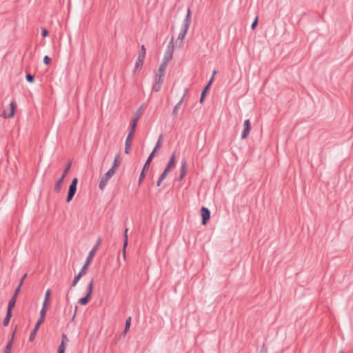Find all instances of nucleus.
Returning <instances> with one entry per match:
<instances>
[{
    "instance_id": "48",
    "label": "nucleus",
    "mask_w": 353,
    "mask_h": 353,
    "mask_svg": "<svg viewBox=\"0 0 353 353\" xmlns=\"http://www.w3.org/2000/svg\"><path fill=\"white\" fill-rule=\"evenodd\" d=\"M158 150H159L158 148H156L154 147V149L152 150V152H151L150 154L154 157H155V155H156V152H157V151Z\"/></svg>"
},
{
    "instance_id": "33",
    "label": "nucleus",
    "mask_w": 353,
    "mask_h": 353,
    "mask_svg": "<svg viewBox=\"0 0 353 353\" xmlns=\"http://www.w3.org/2000/svg\"><path fill=\"white\" fill-rule=\"evenodd\" d=\"M71 165H72V162H71V161H69V162L68 163L65 168L63 170V174H68V172H69V170H70V169L71 168Z\"/></svg>"
},
{
    "instance_id": "25",
    "label": "nucleus",
    "mask_w": 353,
    "mask_h": 353,
    "mask_svg": "<svg viewBox=\"0 0 353 353\" xmlns=\"http://www.w3.org/2000/svg\"><path fill=\"white\" fill-rule=\"evenodd\" d=\"M46 312H47V308H43V307L41 308V310L40 311V316H39V319H38V321H40L41 322L44 321L46 315Z\"/></svg>"
},
{
    "instance_id": "7",
    "label": "nucleus",
    "mask_w": 353,
    "mask_h": 353,
    "mask_svg": "<svg viewBox=\"0 0 353 353\" xmlns=\"http://www.w3.org/2000/svg\"><path fill=\"white\" fill-rule=\"evenodd\" d=\"M201 214L202 217V225H206L210 219V211L206 207H202L201 209Z\"/></svg>"
},
{
    "instance_id": "3",
    "label": "nucleus",
    "mask_w": 353,
    "mask_h": 353,
    "mask_svg": "<svg viewBox=\"0 0 353 353\" xmlns=\"http://www.w3.org/2000/svg\"><path fill=\"white\" fill-rule=\"evenodd\" d=\"M93 286H94V281H93V279H92L88 285L85 295L83 297L79 299L78 303L79 304H81V305H85L89 303V301H90V299H91V296H92V290H93Z\"/></svg>"
},
{
    "instance_id": "40",
    "label": "nucleus",
    "mask_w": 353,
    "mask_h": 353,
    "mask_svg": "<svg viewBox=\"0 0 353 353\" xmlns=\"http://www.w3.org/2000/svg\"><path fill=\"white\" fill-rule=\"evenodd\" d=\"M10 321V318H8V317H6L4 318L3 319V324L4 326H8V324H9V322Z\"/></svg>"
},
{
    "instance_id": "51",
    "label": "nucleus",
    "mask_w": 353,
    "mask_h": 353,
    "mask_svg": "<svg viewBox=\"0 0 353 353\" xmlns=\"http://www.w3.org/2000/svg\"><path fill=\"white\" fill-rule=\"evenodd\" d=\"M212 79H213V77L211 78V79L210 80L209 83H208V85L205 87V89H208L209 88V87L211 85V83L212 81Z\"/></svg>"
},
{
    "instance_id": "21",
    "label": "nucleus",
    "mask_w": 353,
    "mask_h": 353,
    "mask_svg": "<svg viewBox=\"0 0 353 353\" xmlns=\"http://www.w3.org/2000/svg\"><path fill=\"white\" fill-rule=\"evenodd\" d=\"M128 229L126 228L124 232V241H123V257H125V248L128 245Z\"/></svg>"
},
{
    "instance_id": "47",
    "label": "nucleus",
    "mask_w": 353,
    "mask_h": 353,
    "mask_svg": "<svg viewBox=\"0 0 353 353\" xmlns=\"http://www.w3.org/2000/svg\"><path fill=\"white\" fill-rule=\"evenodd\" d=\"M158 150H159L158 148H156L154 147V149L152 150V152H151L150 154L154 157H155V155H156V152H157V151Z\"/></svg>"
},
{
    "instance_id": "16",
    "label": "nucleus",
    "mask_w": 353,
    "mask_h": 353,
    "mask_svg": "<svg viewBox=\"0 0 353 353\" xmlns=\"http://www.w3.org/2000/svg\"><path fill=\"white\" fill-rule=\"evenodd\" d=\"M185 92L183 94V97H181V99L179 100V101L175 105V106L174 107V109L172 110V114L174 116V117H176L178 115V110L179 109V108L181 107L183 101V99H184V97H185Z\"/></svg>"
},
{
    "instance_id": "9",
    "label": "nucleus",
    "mask_w": 353,
    "mask_h": 353,
    "mask_svg": "<svg viewBox=\"0 0 353 353\" xmlns=\"http://www.w3.org/2000/svg\"><path fill=\"white\" fill-rule=\"evenodd\" d=\"M167 66L168 65L163 64V63H161V65H159L157 73V81L158 83L163 81V78L164 77Z\"/></svg>"
},
{
    "instance_id": "26",
    "label": "nucleus",
    "mask_w": 353,
    "mask_h": 353,
    "mask_svg": "<svg viewBox=\"0 0 353 353\" xmlns=\"http://www.w3.org/2000/svg\"><path fill=\"white\" fill-rule=\"evenodd\" d=\"M210 90H202V92L201 94V97H200V103H202L205 97H206V95L208 94V93L209 92Z\"/></svg>"
},
{
    "instance_id": "56",
    "label": "nucleus",
    "mask_w": 353,
    "mask_h": 353,
    "mask_svg": "<svg viewBox=\"0 0 353 353\" xmlns=\"http://www.w3.org/2000/svg\"><path fill=\"white\" fill-rule=\"evenodd\" d=\"M26 276H27V274H25L23 276V277L21 278V279H23V280L24 281V279H26Z\"/></svg>"
},
{
    "instance_id": "24",
    "label": "nucleus",
    "mask_w": 353,
    "mask_h": 353,
    "mask_svg": "<svg viewBox=\"0 0 353 353\" xmlns=\"http://www.w3.org/2000/svg\"><path fill=\"white\" fill-rule=\"evenodd\" d=\"M63 183V181L59 179L56 182L54 187V191L56 192H59L61 188V184Z\"/></svg>"
},
{
    "instance_id": "11",
    "label": "nucleus",
    "mask_w": 353,
    "mask_h": 353,
    "mask_svg": "<svg viewBox=\"0 0 353 353\" xmlns=\"http://www.w3.org/2000/svg\"><path fill=\"white\" fill-rule=\"evenodd\" d=\"M187 167H188L187 161L185 160H183L181 161V165L180 174L176 179L178 181H181L184 178L185 175L186 174Z\"/></svg>"
},
{
    "instance_id": "15",
    "label": "nucleus",
    "mask_w": 353,
    "mask_h": 353,
    "mask_svg": "<svg viewBox=\"0 0 353 353\" xmlns=\"http://www.w3.org/2000/svg\"><path fill=\"white\" fill-rule=\"evenodd\" d=\"M14 334H15V332H13L11 339L7 343V344L5 347L3 353H10L11 352V349H12V347L13 345V341H14Z\"/></svg>"
},
{
    "instance_id": "58",
    "label": "nucleus",
    "mask_w": 353,
    "mask_h": 353,
    "mask_svg": "<svg viewBox=\"0 0 353 353\" xmlns=\"http://www.w3.org/2000/svg\"><path fill=\"white\" fill-rule=\"evenodd\" d=\"M340 353H343V352L342 351V352H341Z\"/></svg>"
},
{
    "instance_id": "42",
    "label": "nucleus",
    "mask_w": 353,
    "mask_h": 353,
    "mask_svg": "<svg viewBox=\"0 0 353 353\" xmlns=\"http://www.w3.org/2000/svg\"><path fill=\"white\" fill-rule=\"evenodd\" d=\"M257 23H258V19L256 18L251 26L252 29L254 30L256 28V26H257Z\"/></svg>"
},
{
    "instance_id": "41",
    "label": "nucleus",
    "mask_w": 353,
    "mask_h": 353,
    "mask_svg": "<svg viewBox=\"0 0 353 353\" xmlns=\"http://www.w3.org/2000/svg\"><path fill=\"white\" fill-rule=\"evenodd\" d=\"M20 289H21L20 285H18L17 288L15 289L14 292L12 295L17 297L19 295V293L20 292Z\"/></svg>"
},
{
    "instance_id": "50",
    "label": "nucleus",
    "mask_w": 353,
    "mask_h": 353,
    "mask_svg": "<svg viewBox=\"0 0 353 353\" xmlns=\"http://www.w3.org/2000/svg\"><path fill=\"white\" fill-rule=\"evenodd\" d=\"M166 176H167V175H165V174H163V173L162 172V174L160 175V176H159V177H160V179H161V180H164V179L166 178Z\"/></svg>"
},
{
    "instance_id": "39",
    "label": "nucleus",
    "mask_w": 353,
    "mask_h": 353,
    "mask_svg": "<svg viewBox=\"0 0 353 353\" xmlns=\"http://www.w3.org/2000/svg\"><path fill=\"white\" fill-rule=\"evenodd\" d=\"M50 294H51V291L50 289H48L46 292V294H45V299H50Z\"/></svg>"
},
{
    "instance_id": "44",
    "label": "nucleus",
    "mask_w": 353,
    "mask_h": 353,
    "mask_svg": "<svg viewBox=\"0 0 353 353\" xmlns=\"http://www.w3.org/2000/svg\"><path fill=\"white\" fill-rule=\"evenodd\" d=\"M171 170L172 169H170L166 166L165 170H163V173L168 176V173L170 172Z\"/></svg>"
},
{
    "instance_id": "12",
    "label": "nucleus",
    "mask_w": 353,
    "mask_h": 353,
    "mask_svg": "<svg viewBox=\"0 0 353 353\" xmlns=\"http://www.w3.org/2000/svg\"><path fill=\"white\" fill-rule=\"evenodd\" d=\"M43 322H41L40 321H37V322L36 323V324L34 325V329L32 330L31 333H30V335L29 336V341H33L34 340V338H35V336L37 334V332L40 327V325L43 323Z\"/></svg>"
},
{
    "instance_id": "34",
    "label": "nucleus",
    "mask_w": 353,
    "mask_h": 353,
    "mask_svg": "<svg viewBox=\"0 0 353 353\" xmlns=\"http://www.w3.org/2000/svg\"><path fill=\"white\" fill-rule=\"evenodd\" d=\"M12 308L8 307L7 308V312H6V317L11 319V317L12 316Z\"/></svg>"
},
{
    "instance_id": "1",
    "label": "nucleus",
    "mask_w": 353,
    "mask_h": 353,
    "mask_svg": "<svg viewBox=\"0 0 353 353\" xmlns=\"http://www.w3.org/2000/svg\"><path fill=\"white\" fill-rule=\"evenodd\" d=\"M191 23V11L190 9L188 10V14L185 19L183 21L179 33L178 34L177 39L174 41L172 38L170 46H172V50H175L176 48H181L183 46V40L187 34L188 29L190 28V25Z\"/></svg>"
},
{
    "instance_id": "46",
    "label": "nucleus",
    "mask_w": 353,
    "mask_h": 353,
    "mask_svg": "<svg viewBox=\"0 0 353 353\" xmlns=\"http://www.w3.org/2000/svg\"><path fill=\"white\" fill-rule=\"evenodd\" d=\"M171 170L172 169H170L166 166L165 170H163V173L168 176V173L170 172Z\"/></svg>"
},
{
    "instance_id": "31",
    "label": "nucleus",
    "mask_w": 353,
    "mask_h": 353,
    "mask_svg": "<svg viewBox=\"0 0 353 353\" xmlns=\"http://www.w3.org/2000/svg\"><path fill=\"white\" fill-rule=\"evenodd\" d=\"M147 170H144L143 168L142 169V171L140 174V176H139V183H141L142 181L145 179V172Z\"/></svg>"
},
{
    "instance_id": "20",
    "label": "nucleus",
    "mask_w": 353,
    "mask_h": 353,
    "mask_svg": "<svg viewBox=\"0 0 353 353\" xmlns=\"http://www.w3.org/2000/svg\"><path fill=\"white\" fill-rule=\"evenodd\" d=\"M120 160H119V154H117L114 157V161H113V164L112 165V167L110 168V170H113L114 172H116V170L117 168L119 167V165H120Z\"/></svg>"
},
{
    "instance_id": "30",
    "label": "nucleus",
    "mask_w": 353,
    "mask_h": 353,
    "mask_svg": "<svg viewBox=\"0 0 353 353\" xmlns=\"http://www.w3.org/2000/svg\"><path fill=\"white\" fill-rule=\"evenodd\" d=\"M141 114H142L141 108H139V109L137 110V111L135 112L132 118L137 119V121H139Z\"/></svg>"
},
{
    "instance_id": "52",
    "label": "nucleus",
    "mask_w": 353,
    "mask_h": 353,
    "mask_svg": "<svg viewBox=\"0 0 353 353\" xmlns=\"http://www.w3.org/2000/svg\"><path fill=\"white\" fill-rule=\"evenodd\" d=\"M163 181V180H161V179H160V177H159V179H158V181H157V186H160Z\"/></svg>"
},
{
    "instance_id": "27",
    "label": "nucleus",
    "mask_w": 353,
    "mask_h": 353,
    "mask_svg": "<svg viewBox=\"0 0 353 353\" xmlns=\"http://www.w3.org/2000/svg\"><path fill=\"white\" fill-rule=\"evenodd\" d=\"M130 324H131V317L130 316L125 321V329H124V332H123L124 334H125L130 329Z\"/></svg>"
},
{
    "instance_id": "38",
    "label": "nucleus",
    "mask_w": 353,
    "mask_h": 353,
    "mask_svg": "<svg viewBox=\"0 0 353 353\" xmlns=\"http://www.w3.org/2000/svg\"><path fill=\"white\" fill-rule=\"evenodd\" d=\"M41 34L43 37H46L48 35V32L46 29L42 28H41Z\"/></svg>"
},
{
    "instance_id": "6",
    "label": "nucleus",
    "mask_w": 353,
    "mask_h": 353,
    "mask_svg": "<svg viewBox=\"0 0 353 353\" xmlns=\"http://www.w3.org/2000/svg\"><path fill=\"white\" fill-rule=\"evenodd\" d=\"M16 108H17V104L14 101V100H12L10 103V111L8 113H7V112L6 110H4L2 113V116L4 117V118H12L14 117V114H15V111H16Z\"/></svg>"
},
{
    "instance_id": "19",
    "label": "nucleus",
    "mask_w": 353,
    "mask_h": 353,
    "mask_svg": "<svg viewBox=\"0 0 353 353\" xmlns=\"http://www.w3.org/2000/svg\"><path fill=\"white\" fill-rule=\"evenodd\" d=\"M85 274V273L80 270L79 272L74 276V278L72 282V284H71L72 287L76 286V285L77 284V283L79 282L80 279Z\"/></svg>"
},
{
    "instance_id": "14",
    "label": "nucleus",
    "mask_w": 353,
    "mask_h": 353,
    "mask_svg": "<svg viewBox=\"0 0 353 353\" xmlns=\"http://www.w3.org/2000/svg\"><path fill=\"white\" fill-rule=\"evenodd\" d=\"M93 258H94V256H93L92 253L88 254V256H87L85 263L83 264V267L81 268V271H83L85 274L87 273L88 268L90 265V264L91 263Z\"/></svg>"
},
{
    "instance_id": "17",
    "label": "nucleus",
    "mask_w": 353,
    "mask_h": 353,
    "mask_svg": "<svg viewBox=\"0 0 353 353\" xmlns=\"http://www.w3.org/2000/svg\"><path fill=\"white\" fill-rule=\"evenodd\" d=\"M168 168L172 169L176 166V157H175V152L172 153L171 157H170L168 163L166 165Z\"/></svg>"
},
{
    "instance_id": "10",
    "label": "nucleus",
    "mask_w": 353,
    "mask_h": 353,
    "mask_svg": "<svg viewBox=\"0 0 353 353\" xmlns=\"http://www.w3.org/2000/svg\"><path fill=\"white\" fill-rule=\"evenodd\" d=\"M134 134H128L125 140V153L128 154H130L131 151V146L132 144V139H133Z\"/></svg>"
},
{
    "instance_id": "32",
    "label": "nucleus",
    "mask_w": 353,
    "mask_h": 353,
    "mask_svg": "<svg viewBox=\"0 0 353 353\" xmlns=\"http://www.w3.org/2000/svg\"><path fill=\"white\" fill-rule=\"evenodd\" d=\"M61 342H63V344H65V345H67V343L69 342V339L68 338V336L65 334H62Z\"/></svg>"
},
{
    "instance_id": "45",
    "label": "nucleus",
    "mask_w": 353,
    "mask_h": 353,
    "mask_svg": "<svg viewBox=\"0 0 353 353\" xmlns=\"http://www.w3.org/2000/svg\"><path fill=\"white\" fill-rule=\"evenodd\" d=\"M171 170L172 169H170L166 166L165 170H163V173L168 176V173L170 172Z\"/></svg>"
},
{
    "instance_id": "54",
    "label": "nucleus",
    "mask_w": 353,
    "mask_h": 353,
    "mask_svg": "<svg viewBox=\"0 0 353 353\" xmlns=\"http://www.w3.org/2000/svg\"><path fill=\"white\" fill-rule=\"evenodd\" d=\"M23 280L21 279L19 285H20V287H21V285H23Z\"/></svg>"
},
{
    "instance_id": "49",
    "label": "nucleus",
    "mask_w": 353,
    "mask_h": 353,
    "mask_svg": "<svg viewBox=\"0 0 353 353\" xmlns=\"http://www.w3.org/2000/svg\"><path fill=\"white\" fill-rule=\"evenodd\" d=\"M101 237H99V238H98V239H97V242H96V244H95V245H96L97 246H99V245H100V244H101Z\"/></svg>"
},
{
    "instance_id": "8",
    "label": "nucleus",
    "mask_w": 353,
    "mask_h": 353,
    "mask_svg": "<svg viewBox=\"0 0 353 353\" xmlns=\"http://www.w3.org/2000/svg\"><path fill=\"white\" fill-rule=\"evenodd\" d=\"M251 130V123L249 119L245 120L243 123V130L241 133V139H245L248 137Z\"/></svg>"
},
{
    "instance_id": "23",
    "label": "nucleus",
    "mask_w": 353,
    "mask_h": 353,
    "mask_svg": "<svg viewBox=\"0 0 353 353\" xmlns=\"http://www.w3.org/2000/svg\"><path fill=\"white\" fill-rule=\"evenodd\" d=\"M17 299V296L12 295L8 302V307L13 309L14 307L15 306Z\"/></svg>"
},
{
    "instance_id": "5",
    "label": "nucleus",
    "mask_w": 353,
    "mask_h": 353,
    "mask_svg": "<svg viewBox=\"0 0 353 353\" xmlns=\"http://www.w3.org/2000/svg\"><path fill=\"white\" fill-rule=\"evenodd\" d=\"M114 172L113 170H108V171L101 177L99 183V188L100 190H103L106 186L108 181L109 179L114 174Z\"/></svg>"
},
{
    "instance_id": "29",
    "label": "nucleus",
    "mask_w": 353,
    "mask_h": 353,
    "mask_svg": "<svg viewBox=\"0 0 353 353\" xmlns=\"http://www.w3.org/2000/svg\"><path fill=\"white\" fill-rule=\"evenodd\" d=\"M163 139V134H160V136L159 137V139L157 140V142L156 143V145H155L156 148H158V149L161 148V147L162 146Z\"/></svg>"
},
{
    "instance_id": "53",
    "label": "nucleus",
    "mask_w": 353,
    "mask_h": 353,
    "mask_svg": "<svg viewBox=\"0 0 353 353\" xmlns=\"http://www.w3.org/2000/svg\"><path fill=\"white\" fill-rule=\"evenodd\" d=\"M67 174H62L61 176L59 178L61 180H62L63 181L65 177L66 176Z\"/></svg>"
},
{
    "instance_id": "37",
    "label": "nucleus",
    "mask_w": 353,
    "mask_h": 353,
    "mask_svg": "<svg viewBox=\"0 0 353 353\" xmlns=\"http://www.w3.org/2000/svg\"><path fill=\"white\" fill-rule=\"evenodd\" d=\"M99 246H97L96 245H94V246L92 248V249L91 250V251L89 252V254H93V256H94L95 254H96V252L98 249Z\"/></svg>"
},
{
    "instance_id": "36",
    "label": "nucleus",
    "mask_w": 353,
    "mask_h": 353,
    "mask_svg": "<svg viewBox=\"0 0 353 353\" xmlns=\"http://www.w3.org/2000/svg\"><path fill=\"white\" fill-rule=\"evenodd\" d=\"M26 79L27 81L30 82V83L33 82V81H34V77L30 74H26Z\"/></svg>"
},
{
    "instance_id": "35",
    "label": "nucleus",
    "mask_w": 353,
    "mask_h": 353,
    "mask_svg": "<svg viewBox=\"0 0 353 353\" xmlns=\"http://www.w3.org/2000/svg\"><path fill=\"white\" fill-rule=\"evenodd\" d=\"M43 63L46 65H49L51 63V59L48 56H45L43 58Z\"/></svg>"
},
{
    "instance_id": "4",
    "label": "nucleus",
    "mask_w": 353,
    "mask_h": 353,
    "mask_svg": "<svg viewBox=\"0 0 353 353\" xmlns=\"http://www.w3.org/2000/svg\"><path fill=\"white\" fill-rule=\"evenodd\" d=\"M77 183H78V179L77 178H74L72 180V182H71L70 185H69L68 195H67V197H66V201L68 203L71 201L72 199H73V197H74V194L76 193V191H77Z\"/></svg>"
},
{
    "instance_id": "2",
    "label": "nucleus",
    "mask_w": 353,
    "mask_h": 353,
    "mask_svg": "<svg viewBox=\"0 0 353 353\" xmlns=\"http://www.w3.org/2000/svg\"><path fill=\"white\" fill-rule=\"evenodd\" d=\"M146 54V48L144 45L141 46L140 51L138 54V57L134 63V66L133 69L134 73L139 72L143 67L144 59Z\"/></svg>"
},
{
    "instance_id": "28",
    "label": "nucleus",
    "mask_w": 353,
    "mask_h": 353,
    "mask_svg": "<svg viewBox=\"0 0 353 353\" xmlns=\"http://www.w3.org/2000/svg\"><path fill=\"white\" fill-rule=\"evenodd\" d=\"M66 345L63 344V342H61L58 347L57 353H65Z\"/></svg>"
},
{
    "instance_id": "22",
    "label": "nucleus",
    "mask_w": 353,
    "mask_h": 353,
    "mask_svg": "<svg viewBox=\"0 0 353 353\" xmlns=\"http://www.w3.org/2000/svg\"><path fill=\"white\" fill-rule=\"evenodd\" d=\"M154 157H152V155H149V157H148L144 165H143V170H148L149 167H150V165Z\"/></svg>"
},
{
    "instance_id": "55",
    "label": "nucleus",
    "mask_w": 353,
    "mask_h": 353,
    "mask_svg": "<svg viewBox=\"0 0 353 353\" xmlns=\"http://www.w3.org/2000/svg\"><path fill=\"white\" fill-rule=\"evenodd\" d=\"M77 308H78V307H77V306H76V307H75V312H74V315H73V316H72V319H74V316H75V314H76V312H77Z\"/></svg>"
},
{
    "instance_id": "57",
    "label": "nucleus",
    "mask_w": 353,
    "mask_h": 353,
    "mask_svg": "<svg viewBox=\"0 0 353 353\" xmlns=\"http://www.w3.org/2000/svg\"><path fill=\"white\" fill-rule=\"evenodd\" d=\"M66 299H67V301H69L68 295H67Z\"/></svg>"
},
{
    "instance_id": "18",
    "label": "nucleus",
    "mask_w": 353,
    "mask_h": 353,
    "mask_svg": "<svg viewBox=\"0 0 353 353\" xmlns=\"http://www.w3.org/2000/svg\"><path fill=\"white\" fill-rule=\"evenodd\" d=\"M137 123H138L137 119H133V118L132 119L130 124V130H129L128 134H134L135 129L137 125Z\"/></svg>"
},
{
    "instance_id": "43",
    "label": "nucleus",
    "mask_w": 353,
    "mask_h": 353,
    "mask_svg": "<svg viewBox=\"0 0 353 353\" xmlns=\"http://www.w3.org/2000/svg\"><path fill=\"white\" fill-rule=\"evenodd\" d=\"M49 300L48 299H44L43 303V308H47L48 309V305Z\"/></svg>"
},
{
    "instance_id": "13",
    "label": "nucleus",
    "mask_w": 353,
    "mask_h": 353,
    "mask_svg": "<svg viewBox=\"0 0 353 353\" xmlns=\"http://www.w3.org/2000/svg\"><path fill=\"white\" fill-rule=\"evenodd\" d=\"M169 48H171V50L168 51L165 53V54L163 59L162 63H161L166 65H168V63L172 59V53H173V51L174 50H172V46H170V45H169Z\"/></svg>"
}]
</instances>
